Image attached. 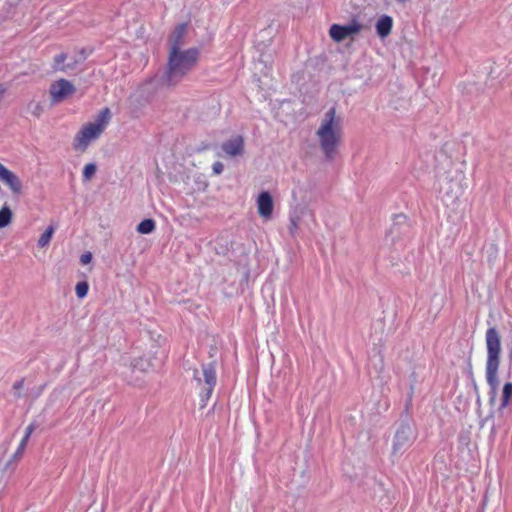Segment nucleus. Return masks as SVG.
<instances>
[{
  "label": "nucleus",
  "mask_w": 512,
  "mask_h": 512,
  "mask_svg": "<svg viewBox=\"0 0 512 512\" xmlns=\"http://www.w3.org/2000/svg\"><path fill=\"white\" fill-rule=\"evenodd\" d=\"M315 135L325 159L332 161L338 152L343 136L342 118L337 115L335 107H331L325 112Z\"/></svg>",
  "instance_id": "f257e3e1"
},
{
  "label": "nucleus",
  "mask_w": 512,
  "mask_h": 512,
  "mask_svg": "<svg viewBox=\"0 0 512 512\" xmlns=\"http://www.w3.org/2000/svg\"><path fill=\"white\" fill-rule=\"evenodd\" d=\"M199 59V50L189 48L187 50L169 51L166 70L161 77L163 86L174 87L195 67Z\"/></svg>",
  "instance_id": "f03ea898"
},
{
  "label": "nucleus",
  "mask_w": 512,
  "mask_h": 512,
  "mask_svg": "<svg viewBox=\"0 0 512 512\" xmlns=\"http://www.w3.org/2000/svg\"><path fill=\"white\" fill-rule=\"evenodd\" d=\"M487 360H486V380L490 387L491 394L495 395L498 386V370L500 365L501 339L499 332L495 327H490L485 335ZM494 396L491 397L493 400Z\"/></svg>",
  "instance_id": "7ed1b4c3"
},
{
  "label": "nucleus",
  "mask_w": 512,
  "mask_h": 512,
  "mask_svg": "<svg viewBox=\"0 0 512 512\" xmlns=\"http://www.w3.org/2000/svg\"><path fill=\"white\" fill-rule=\"evenodd\" d=\"M102 131L96 128L90 123L82 126L77 132L74 138L73 147L75 150L85 151L91 142L97 140L101 135Z\"/></svg>",
  "instance_id": "20e7f679"
},
{
  "label": "nucleus",
  "mask_w": 512,
  "mask_h": 512,
  "mask_svg": "<svg viewBox=\"0 0 512 512\" xmlns=\"http://www.w3.org/2000/svg\"><path fill=\"white\" fill-rule=\"evenodd\" d=\"M76 91L75 86L66 79H59L53 82L50 86V96L54 103H59L65 100Z\"/></svg>",
  "instance_id": "39448f33"
},
{
  "label": "nucleus",
  "mask_w": 512,
  "mask_h": 512,
  "mask_svg": "<svg viewBox=\"0 0 512 512\" xmlns=\"http://www.w3.org/2000/svg\"><path fill=\"white\" fill-rule=\"evenodd\" d=\"M361 28V24H359L356 20H353L347 25L333 24L330 27L329 34L334 41L341 42L347 37L359 33Z\"/></svg>",
  "instance_id": "423d86ee"
},
{
  "label": "nucleus",
  "mask_w": 512,
  "mask_h": 512,
  "mask_svg": "<svg viewBox=\"0 0 512 512\" xmlns=\"http://www.w3.org/2000/svg\"><path fill=\"white\" fill-rule=\"evenodd\" d=\"M412 429L409 425H402L395 433L393 440V454H401L413 442Z\"/></svg>",
  "instance_id": "0eeeda50"
},
{
  "label": "nucleus",
  "mask_w": 512,
  "mask_h": 512,
  "mask_svg": "<svg viewBox=\"0 0 512 512\" xmlns=\"http://www.w3.org/2000/svg\"><path fill=\"white\" fill-rule=\"evenodd\" d=\"M0 180L9 187L14 196H19L23 192V185L20 178L2 163H0Z\"/></svg>",
  "instance_id": "6e6552de"
},
{
  "label": "nucleus",
  "mask_w": 512,
  "mask_h": 512,
  "mask_svg": "<svg viewBox=\"0 0 512 512\" xmlns=\"http://www.w3.org/2000/svg\"><path fill=\"white\" fill-rule=\"evenodd\" d=\"M202 370L207 388L201 392V399L202 401H207L211 397L217 382L216 369L214 363H208L203 365Z\"/></svg>",
  "instance_id": "1a4fd4ad"
},
{
  "label": "nucleus",
  "mask_w": 512,
  "mask_h": 512,
  "mask_svg": "<svg viewBox=\"0 0 512 512\" xmlns=\"http://www.w3.org/2000/svg\"><path fill=\"white\" fill-rule=\"evenodd\" d=\"M259 215L264 220H269L273 214L274 201L268 191H262L256 200Z\"/></svg>",
  "instance_id": "9d476101"
},
{
  "label": "nucleus",
  "mask_w": 512,
  "mask_h": 512,
  "mask_svg": "<svg viewBox=\"0 0 512 512\" xmlns=\"http://www.w3.org/2000/svg\"><path fill=\"white\" fill-rule=\"evenodd\" d=\"M409 230V226L407 224V218L403 214L395 215L393 218V223L387 233V240L390 239L394 242L401 235H406Z\"/></svg>",
  "instance_id": "9b49d317"
},
{
  "label": "nucleus",
  "mask_w": 512,
  "mask_h": 512,
  "mask_svg": "<svg viewBox=\"0 0 512 512\" xmlns=\"http://www.w3.org/2000/svg\"><path fill=\"white\" fill-rule=\"evenodd\" d=\"M221 148L228 156H240L244 153V139L238 135L225 141Z\"/></svg>",
  "instance_id": "f8f14e48"
},
{
  "label": "nucleus",
  "mask_w": 512,
  "mask_h": 512,
  "mask_svg": "<svg viewBox=\"0 0 512 512\" xmlns=\"http://www.w3.org/2000/svg\"><path fill=\"white\" fill-rule=\"evenodd\" d=\"M78 61L69 57L66 53H60L54 57L53 69L55 71L67 72L76 67Z\"/></svg>",
  "instance_id": "ddd939ff"
},
{
  "label": "nucleus",
  "mask_w": 512,
  "mask_h": 512,
  "mask_svg": "<svg viewBox=\"0 0 512 512\" xmlns=\"http://www.w3.org/2000/svg\"><path fill=\"white\" fill-rule=\"evenodd\" d=\"M186 31V24H180L174 29L170 37V50H173L174 48H177V50H182L181 48L184 45L183 39Z\"/></svg>",
  "instance_id": "4468645a"
},
{
  "label": "nucleus",
  "mask_w": 512,
  "mask_h": 512,
  "mask_svg": "<svg viewBox=\"0 0 512 512\" xmlns=\"http://www.w3.org/2000/svg\"><path fill=\"white\" fill-rule=\"evenodd\" d=\"M376 32L377 35L381 38L387 37L392 30L393 27V19L391 16L382 15L376 22Z\"/></svg>",
  "instance_id": "2eb2a0df"
},
{
  "label": "nucleus",
  "mask_w": 512,
  "mask_h": 512,
  "mask_svg": "<svg viewBox=\"0 0 512 512\" xmlns=\"http://www.w3.org/2000/svg\"><path fill=\"white\" fill-rule=\"evenodd\" d=\"M111 117L112 115L110 109L105 107L98 112L94 121L89 123L100 129V131L104 132L111 121Z\"/></svg>",
  "instance_id": "dca6fc26"
},
{
  "label": "nucleus",
  "mask_w": 512,
  "mask_h": 512,
  "mask_svg": "<svg viewBox=\"0 0 512 512\" xmlns=\"http://www.w3.org/2000/svg\"><path fill=\"white\" fill-rule=\"evenodd\" d=\"M512 398V383L507 382L504 384L502 389L501 403L499 406V410H503L508 407L510 400Z\"/></svg>",
  "instance_id": "f3484780"
},
{
  "label": "nucleus",
  "mask_w": 512,
  "mask_h": 512,
  "mask_svg": "<svg viewBox=\"0 0 512 512\" xmlns=\"http://www.w3.org/2000/svg\"><path fill=\"white\" fill-rule=\"evenodd\" d=\"M156 228L155 221L153 219H145L141 221L137 226V232L140 234H150Z\"/></svg>",
  "instance_id": "a211bd4d"
},
{
  "label": "nucleus",
  "mask_w": 512,
  "mask_h": 512,
  "mask_svg": "<svg viewBox=\"0 0 512 512\" xmlns=\"http://www.w3.org/2000/svg\"><path fill=\"white\" fill-rule=\"evenodd\" d=\"M55 230H56L55 226H53V225L48 226L46 228V230L44 231V233L40 236V238L38 240V246L41 248L46 247L49 244V242L51 241Z\"/></svg>",
  "instance_id": "6ab92c4d"
},
{
  "label": "nucleus",
  "mask_w": 512,
  "mask_h": 512,
  "mask_svg": "<svg viewBox=\"0 0 512 512\" xmlns=\"http://www.w3.org/2000/svg\"><path fill=\"white\" fill-rule=\"evenodd\" d=\"M12 220V212L7 205L0 210V228H4L10 224Z\"/></svg>",
  "instance_id": "aec40b11"
},
{
  "label": "nucleus",
  "mask_w": 512,
  "mask_h": 512,
  "mask_svg": "<svg viewBox=\"0 0 512 512\" xmlns=\"http://www.w3.org/2000/svg\"><path fill=\"white\" fill-rule=\"evenodd\" d=\"M97 170L96 164L94 163H88L84 166L83 169V180L89 181L91 178L95 175Z\"/></svg>",
  "instance_id": "412c9836"
},
{
  "label": "nucleus",
  "mask_w": 512,
  "mask_h": 512,
  "mask_svg": "<svg viewBox=\"0 0 512 512\" xmlns=\"http://www.w3.org/2000/svg\"><path fill=\"white\" fill-rule=\"evenodd\" d=\"M88 289H89V286H88L87 282L82 281V282L77 283V285L75 287V292H76L77 297L84 298L88 293Z\"/></svg>",
  "instance_id": "4be33fe9"
},
{
  "label": "nucleus",
  "mask_w": 512,
  "mask_h": 512,
  "mask_svg": "<svg viewBox=\"0 0 512 512\" xmlns=\"http://www.w3.org/2000/svg\"><path fill=\"white\" fill-rule=\"evenodd\" d=\"M27 443H28L27 441L21 439V441L17 447V450L12 455V458L9 463H11L12 461H18L22 457L24 450L27 446Z\"/></svg>",
  "instance_id": "5701e85b"
},
{
  "label": "nucleus",
  "mask_w": 512,
  "mask_h": 512,
  "mask_svg": "<svg viewBox=\"0 0 512 512\" xmlns=\"http://www.w3.org/2000/svg\"><path fill=\"white\" fill-rule=\"evenodd\" d=\"M298 217L290 218L289 232L291 235H294L298 229Z\"/></svg>",
  "instance_id": "b1692460"
},
{
  "label": "nucleus",
  "mask_w": 512,
  "mask_h": 512,
  "mask_svg": "<svg viewBox=\"0 0 512 512\" xmlns=\"http://www.w3.org/2000/svg\"><path fill=\"white\" fill-rule=\"evenodd\" d=\"M35 429H36V426H35V424H34V423L29 424V425L26 427V429H25V434H24V436H23L22 440H25V441H27V442H28V441H29L30 436L32 435V433L34 432V430H35Z\"/></svg>",
  "instance_id": "393cba45"
},
{
  "label": "nucleus",
  "mask_w": 512,
  "mask_h": 512,
  "mask_svg": "<svg viewBox=\"0 0 512 512\" xmlns=\"http://www.w3.org/2000/svg\"><path fill=\"white\" fill-rule=\"evenodd\" d=\"M92 261V253L91 252H85L80 256V263L82 265H87Z\"/></svg>",
  "instance_id": "a878e982"
},
{
  "label": "nucleus",
  "mask_w": 512,
  "mask_h": 512,
  "mask_svg": "<svg viewBox=\"0 0 512 512\" xmlns=\"http://www.w3.org/2000/svg\"><path fill=\"white\" fill-rule=\"evenodd\" d=\"M23 386H24V380H23V379H21V380H19V381H16V382L13 384V389L16 391V392H15V396H16V397H18V398H19V397L21 396V394H20V390L23 388Z\"/></svg>",
  "instance_id": "bb28decb"
},
{
  "label": "nucleus",
  "mask_w": 512,
  "mask_h": 512,
  "mask_svg": "<svg viewBox=\"0 0 512 512\" xmlns=\"http://www.w3.org/2000/svg\"><path fill=\"white\" fill-rule=\"evenodd\" d=\"M212 169L215 174L219 175L222 173L224 165L221 162H215L212 166Z\"/></svg>",
  "instance_id": "cd10ccee"
},
{
  "label": "nucleus",
  "mask_w": 512,
  "mask_h": 512,
  "mask_svg": "<svg viewBox=\"0 0 512 512\" xmlns=\"http://www.w3.org/2000/svg\"><path fill=\"white\" fill-rule=\"evenodd\" d=\"M510 359L512 360V348H511V351H510Z\"/></svg>",
  "instance_id": "c85d7f7f"
}]
</instances>
